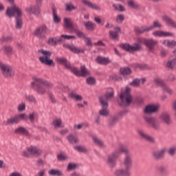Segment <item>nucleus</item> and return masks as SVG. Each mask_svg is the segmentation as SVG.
<instances>
[{"mask_svg":"<svg viewBox=\"0 0 176 176\" xmlns=\"http://www.w3.org/2000/svg\"><path fill=\"white\" fill-rule=\"evenodd\" d=\"M71 72L78 77L82 76V78H85V76L90 75V72L87 71L85 65L80 67V70L78 67H73L71 69Z\"/></svg>","mask_w":176,"mask_h":176,"instance_id":"obj_8","label":"nucleus"},{"mask_svg":"<svg viewBox=\"0 0 176 176\" xmlns=\"http://www.w3.org/2000/svg\"><path fill=\"white\" fill-rule=\"evenodd\" d=\"M153 35L154 36L166 37V36H174V33H171L170 32H164L162 30H156L153 32Z\"/></svg>","mask_w":176,"mask_h":176,"instance_id":"obj_23","label":"nucleus"},{"mask_svg":"<svg viewBox=\"0 0 176 176\" xmlns=\"http://www.w3.org/2000/svg\"><path fill=\"white\" fill-rule=\"evenodd\" d=\"M49 175H52V176H63L64 174L63 173V171L60 170H56V169H51L48 171Z\"/></svg>","mask_w":176,"mask_h":176,"instance_id":"obj_34","label":"nucleus"},{"mask_svg":"<svg viewBox=\"0 0 176 176\" xmlns=\"http://www.w3.org/2000/svg\"><path fill=\"white\" fill-rule=\"evenodd\" d=\"M1 52L4 53V54H6L7 56H9V54H12L13 52V48L10 45H4L1 49Z\"/></svg>","mask_w":176,"mask_h":176,"instance_id":"obj_31","label":"nucleus"},{"mask_svg":"<svg viewBox=\"0 0 176 176\" xmlns=\"http://www.w3.org/2000/svg\"><path fill=\"white\" fill-rule=\"evenodd\" d=\"M109 35L110 36H111L112 39H114L115 41H117L119 39V34L118 32L110 31Z\"/></svg>","mask_w":176,"mask_h":176,"instance_id":"obj_52","label":"nucleus"},{"mask_svg":"<svg viewBox=\"0 0 176 176\" xmlns=\"http://www.w3.org/2000/svg\"><path fill=\"white\" fill-rule=\"evenodd\" d=\"M52 124H53L54 129H58L60 127H63V126L61 125V124H63V121L61 120V119H55L52 122Z\"/></svg>","mask_w":176,"mask_h":176,"instance_id":"obj_42","label":"nucleus"},{"mask_svg":"<svg viewBox=\"0 0 176 176\" xmlns=\"http://www.w3.org/2000/svg\"><path fill=\"white\" fill-rule=\"evenodd\" d=\"M82 3L85 5V6H87V8H89V9H93L94 10H101V7L97 6L96 3H91L89 0H82Z\"/></svg>","mask_w":176,"mask_h":176,"instance_id":"obj_24","label":"nucleus"},{"mask_svg":"<svg viewBox=\"0 0 176 176\" xmlns=\"http://www.w3.org/2000/svg\"><path fill=\"white\" fill-rule=\"evenodd\" d=\"M76 34H77L78 38H84V39H85V38H86V34L85 33H83V32H82L80 30L77 32L76 33Z\"/></svg>","mask_w":176,"mask_h":176,"instance_id":"obj_62","label":"nucleus"},{"mask_svg":"<svg viewBox=\"0 0 176 176\" xmlns=\"http://www.w3.org/2000/svg\"><path fill=\"white\" fill-rule=\"evenodd\" d=\"M60 38H64V39L69 40V39H76V36H69V35L62 34V35L60 36Z\"/></svg>","mask_w":176,"mask_h":176,"instance_id":"obj_60","label":"nucleus"},{"mask_svg":"<svg viewBox=\"0 0 176 176\" xmlns=\"http://www.w3.org/2000/svg\"><path fill=\"white\" fill-rule=\"evenodd\" d=\"M120 155L124 154L122 164L124 168H117L113 172V176H131L133 168V155L126 148H120Z\"/></svg>","mask_w":176,"mask_h":176,"instance_id":"obj_1","label":"nucleus"},{"mask_svg":"<svg viewBox=\"0 0 176 176\" xmlns=\"http://www.w3.org/2000/svg\"><path fill=\"white\" fill-rule=\"evenodd\" d=\"M160 119L165 122L167 126L173 124V120H171V116L168 113H162L160 116Z\"/></svg>","mask_w":176,"mask_h":176,"instance_id":"obj_22","label":"nucleus"},{"mask_svg":"<svg viewBox=\"0 0 176 176\" xmlns=\"http://www.w3.org/2000/svg\"><path fill=\"white\" fill-rule=\"evenodd\" d=\"M120 157V148L116 150L107 156V164L109 168H115L118 158Z\"/></svg>","mask_w":176,"mask_h":176,"instance_id":"obj_6","label":"nucleus"},{"mask_svg":"<svg viewBox=\"0 0 176 176\" xmlns=\"http://www.w3.org/2000/svg\"><path fill=\"white\" fill-rule=\"evenodd\" d=\"M46 32H47V27L43 25L35 29L33 35L38 39H46Z\"/></svg>","mask_w":176,"mask_h":176,"instance_id":"obj_9","label":"nucleus"},{"mask_svg":"<svg viewBox=\"0 0 176 176\" xmlns=\"http://www.w3.org/2000/svg\"><path fill=\"white\" fill-rule=\"evenodd\" d=\"M167 68H176V58H175L173 60H169L166 63Z\"/></svg>","mask_w":176,"mask_h":176,"instance_id":"obj_46","label":"nucleus"},{"mask_svg":"<svg viewBox=\"0 0 176 176\" xmlns=\"http://www.w3.org/2000/svg\"><path fill=\"white\" fill-rule=\"evenodd\" d=\"M59 89H61L62 91H69V87L64 85H59Z\"/></svg>","mask_w":176,"mask_h":176,"instance_id":"obj_59","label":"nucleus"},{"mask_svg":"<svg viewBox=\"0 0 176 176\" xmlns=\"http://www.w3.org/2000/svg\"><path fill=\"white\" fill-rule=\"evenodd\" d=\"M156 171L162 176L167 175V166L166 165H159L156 168Z\"/></svg>","mask_w":176,"mask_h":176,"instance_id":"obj_27","label":"nucleus"},{"mask_svg":"<svg viewBox=\"0 0 176 176\" xmlns=\"http://www.w3.org/2000/svg\"><path fill=\"white\" fill-rule=\"evenodd\" d=\"M66 6V10L67 12H71L72 10H76V7L74 6V5L71 3H67L65 4Z\"/></svg>","mask_w":176,"mask_h":176,"instance_id":"obj_56","label":"nucleus"},{"mask_svg":"<svg viewBox=\"0 0 176 176\" xmlns=\"http://www.w3.org/2000/svg\"><path fill=\"white\" fill-rule=\"evenodd\" d=\"M149 28H144V27L142 28H135L134 31L137 35H141V34H144V32H149L150 30Z\"/></svg>","mask_w":176,"mask_h":176,"instance_id":"obj_32","label":"nucleus"},{"mask_svg":"<svg viewBox=\"0 0 176 176\" xmlns=\"http://www.w3.org/2000/svg\"><path fill=\"white\" fill-rule=\"evenodd\" d=\"M119 120H120L119 116H115L111 117L109 120V126L110 127H113V126H115L116 123L119 122Z\"/></svg>","mask_w":176,"mask_h":176,"instance_id":"obj_35","label":"nucleus"},{"mask_svg":"<svg viewBox=\"0 0 176 176\" xmlns=\"http://www.w3.org/2000/svg\"><path fill=\"white\" fill-rule=\"evenodd\" d=\"M140 83H141V80L135 78L129 83V85L130 86H133V87H140Z\"/></svg>","mask_w":176,"mask_h":176,"instance_id":"obj_47","label":"nucleus"},{"mask_svg":"<svg viewBox=\"0 0 176 176\" xmlns=\"http://www.w3.org/2000/svg\"><path fill=\"white\" fill-rule=\"evenodd\" d=\"M13 37L12 36H3L0 38V42H12Z\"/></svg>","mask_w":176,"mask_h":176,"instance_id":"obj_49","label":"nucleus"},{"mask_svg":"<svg viewBox=\"0 0 176 176\" xmlns=\"http://www.w3.org/2000/svg\"><path fill=\"white\" fill-rule=\"evenodd\" d=\"M166 80L167 82H174V80H175V76H174V74H169Z\"/></svg>","mask_w":176,"mask_h":176,"instance_id":"obj_61","label":"nucleus"},{"mask_svg":"<svg viewBox=\"0 0 176 176\" xmlns=\"http://www.w3.org/2000/svg\"><path fill=\"white\" fill-rule=\"evenodd\" d=\"M99 102L102 105V109L99 111V115L100 116H108L109 115V111H108V102L104 96H100L99 98Z\"/></svg>","mask_w":176,"mask_h":176,"instance_id":"obj_11","label":"nucleus"},{"mask_svg":"<svg viewBox=\"0 0 176 176\" xmlns=\"http://www.w3.org/2000/svg\"><path fill=\"white\" fill-rule=\"evenodd\" d=\"M175 152H176L175 147H172L169 148V150L168 151V153H169L170 156H174V155H175Z\"/></svg>","mask_w":176,"mask_h":176,"instance_id":"obj_63","label":"nucleus"},{"mask_svg":"<svg viewBox=\"0 0 176 176\" xmlns=\"http://www.w3.org/2000/svg\"><path fill=\"white\" fill-rule=\"evenodd\" d=\"M57 159L59 162H66L68 160V155L60 153L57 155Z\"/></svg>","mask_w":176,"mask_h":176,"instance_id":"obj_50","label":"nucleus"},{"mask_svg":"<svg viewBox=\"0 0 176 176\" xmlns=\"http://www.w3.org/2000/svg\"><path fill=\"white\" fill-rule=\"evenodd\" d=\"M92 140H93L95 145L100 146V148H102L104 146V142H102L98 138L94 136V137H92Z\"/></svg>","mask_w":176,"mask_h":176,"instance_id":"obj_40","label":"nucleus"},{"mask_svg":"<svg viewBox=\"0 0 176 176\" xmlns=\"http://www.w3.org/2000/svg\"><path fill=\"white\" fill-rule=\"evenodd\" d=\"M114 94H115V92L113 91V89H111V91L107 92L104 94V96L103 97V98H104V100H106V101L108 102V100H109L110 98H113Z\"/></svg>","mask_w":176,"mask_h":176,"instance_id":"obj_45","label":"nucleus"},{"mask_svg":"<svg viewBox=\"0 0 176 176\" xmlns=\"http://www.w3.org/2000/svg\"><path fill=\"white\" fill-rule=\"evenodd\" d=\"M121 75L125 76L126 75H131V69L129 67H121L120 69Z\"/></svg>","mask_w":176,"mask_h":176,"instance_id":"obj_39","label":"nucleus"},{"mask_svg":"<svg viewBox=\"0 0 176 176\" xmlns=\"http://www.w3.org/2000/svg\"><path fill=\"white\" fill-rule=\"evenodd\" d=\"M6 14L8 17L12 18L15 16V28L16 30H21L23 28V14L21 12V9L17 6H14L11 8H8L6 10Z\"/></svg>","mask_w":176,"mask_h":176,"instance_id":"obj_3","label":"nucleus"},{"mask_svg":"<svg viewBox=\"0 0 176 176\" xmlns=\"http://www.w3.org/2000/svg\"><path fill=\"white\" fill-rule=\"evenodd\" d=\"M96 63L100 65H108V64L111 63V60L109 58L98 56L96 58Z\"/></svg>","mask_w":176,"mask_h":176,"instance_id":"obj_25","label":"nucleus"},{"mask_svg":"<svg viewBox=\"0 0 176 176\" xmlns=\"http://www.w3.org/2000/svg\"><path fill=\"white\" fill-rule=\"evenodd\" d=\"M163 45L167 46L168 47H170L173 49L175 46H176L175 41H170V40H164L162 41Z\"/></svg>","mask_w":176,"mask_h":176,"instance_id":"obj_37","label":"nucleus"},{"mask_svg":"<svg viewBox=\"0 0 176 176\" xmlns=\"http://www.w3.org/2000/svg\"><path fill=\"white\" fill-rule=\"evenodd\" d=\"M25 100L29 101L30 102H34V104H36V100H35V97L32 95H25Z\"/></svg>","mask_w":176,"mask_h":176,"instance_id":"obj_51","label":"nucleus"},{"mask_svg":"<svg viewBox=\"0 0 176 176\" xmlns=\"http://www.w3.org/2000/svg\"><path fill=\"white\" fill-rule=\"evenodd\" d=\"M19 112H23V111H25V103L22 102L18 106Z\"/></svg>","mask_w":176,"mask_h":176,"instance_id":"obj_58","label":"nucleus"},{"mask_svg":"<svg viewBox=\"0 0 176 176\" xmlns=\"http://www.w3.org/2000/svg\"><path fill=\"white\" fill-rule=\"evenodd\" d=\"M67 140L69 141V144H78L79 143V139L72 134H69L67 136Z\"/></svg>","mask_w":176,"mask_h":176,"instance_id":"obj_36","label":"nucleus"},{"mask_svg":"<svg viewBox=\"0 0 176 176\" xmlns=\"http://www.w3.org/2000/svg\"><path fill=\"white\" fill-rule=\"evenodd\" d=\"M18 123H19V117H17V116L16 115L13 117H11L7 119L6 122V126H9L12 124H18Z\"/></svg>","mask_w":176,"mask_h":176,"instance_id":"obj_28","label":"nucleus"},{"mask_svg":"<svg viewBox=\"0 0 176 176\" xmlns=\"http://www.w3.org/2000/svg\"><path fill=\"white\" fill-rule=\"evenodd\" d=\"M69 97L72 100H76V101H82V100H83V97H82V96L74 92L69 94Z\"/></svg>","mask_w":176,"mask_h":176,"instance_id":"obj_38","label":"nucleus"},{"mask_svg":"<svg viewBox=\"0 0 176 176\" xmlns=\"http://www.w3.org/2000/svg\"><path fill=\"white\" fill-rule=\"evenodd\" d=\"M64 25H65V28H67V30H69V28H71V27H72V25H73L71 19L65 18L64 19Z\"/></svg>","mask_w":176,"mask_h":176,"instance_id":"obj_43","label":"nucleus"},{"mask_svg":"<svg viewBox=\"0 0 176 176\" xmlns=\"http://www.w3.org/2000/svg\"><path fill=\"white\" fill-rule=\"evenodd\" d=\"M86 82L87 85H90L91 86H93V85H96V79L93 77L87 78Z\"/></svg>","mask_w":176,"mask_h":176,"instance_id":"obj_55","label":"nucleus"},{"mask_svg":"<svg viewBox=\"0 0 176 176\" xmlns=\"http://www.w3.org/2000/svg\"><path fill=\"white\" fill-rule=\"evenodd\" d=\"M144 120L146 123H148L154 130H159V129H160V122H159L157 119L153 117H144Z\"/></svg>","mask_w":176,"mask_h":176,"instance_id":"obj_13","label":"nucleus"},{"mask_svg":"<svg viewBox=\"0 0 176 176\" xmlns=\"http://www.w3.org/2000/svg\"><path fill=\"white\" fill-rule=\"evenodd\" d=\"M38 53L42 54V56L38 58L41 64L48 65V67H55L56 63H54L53 59H50V57L52 56V52L45 50H39Z\"/></svg>","mask_w":176,"mask_h":176,"instance_id":"obj_5","label":"nucleus"},{"mask_svg":"<svg viewBox=\"0 0 176 176\" xmlns=\"http://www.w3.org/2000/svg\"><path fill=\"white\" fill-rule=\"evenodd\" d=\"M53 84L49 81L41 78H34L33 82H31V87L38 94H46V89H52Z\"/></svg>","mask_w":176,"mask_h":176,"instance_id":"obj_2","label":"nucleus"},{"mask_svg":"<svg viewBox=\"0 0 176 176\" xmlns=\"http://www.w3.org/2000/svg\"><path fill=\"white\" fill-rule=\"evenodd\" d=\"M120 47L129 53H134V52L141 50V45L140 43H135V46L131 45L129 43H122L120 45Z\"/></svg>","mask_w":176,"mask_h":176,"instance_id":"obj_10","label":"nucleus"},{"mask_svg":"<svg viewBox=\"0 0 176 176\" xmlns=\"http://www.w3.org/2000/svg\"><path fill=\"white\" fill-rule=\"evenodd\" d=\"M14 133L16 134H23V135H27L28 137H29L30 135V133L28 132V131L23 126L19 127L15 129Z\"/></svg>","mask_w":176,"mask_h":176,"instance_id":"obj_30","label":"nucleus"},{"mask_svg":"<svg viewBox=\"0 0 176 176\" xmlns=\"http://www.w3.org/2000/svg\"><path fill=\"white\" fill-rule=\"evenodd\" d=\"M52 10L54 23H55V24H58V23L61 22V18L57 16V9H56V7L53 6Z\"/></svg>","mask_w":176,"mask_h":176,"instance_id":"obj_29","label":"nucleus"},{"mask_svg":"<svg viewBox=\"0 0 176 176\" xmlns=\"http://www.w3.org/2000/svg\"><path fill=\"white\" fill-rule=\"evenodd\" d=\"M74 149L76 151H78V152H82V153H87V152H89V150H87V148L82 146H74Z\"/></svg>","mask_w":176,"mask_h":176,"instance_id":"obj_48","label":"nucleus"},{"mask_svg":"<svg viewBox=\"0 0 176 176\" xmlns=\"http://www.w3.org/2000/svg\"><path fill=\"white\" fill-rule=\"evenodd\" d=\"M47 44L50 46H57V41L53 38H50L47 41Z\"/></svg>","mask_w":176,"mask_h":176,"instance_id":"obj_57","label":"nucleus"},{"mask_svg":"<svg viewBox=\"0 0 176 176\" xmlns=\"http://www.w3.org/2000/svg\"><path fill=\"white\" fill-rule=\"evenodd\" d=\"M128 6L132 9H140V4L135 3L133 0L128 1Z\"/></svg>","mask_w":176,"mask_h":176,"instance_id":"obj_44","label":"nucleus"},{"mask_svg":"<svg viewBox=\"0 0 176 176\" xmlns=\"http://www.w3.org/2000/svg\"><path fill=\"white\" fill-rule=\"evenodd\" d=\"M144 112L147 115H153V113H157V112H159V106L155 104H148L145 107Z\"/></svg>","mask_w":176,"mask_h":176,"instance_id":"obj_16","label":"nucleus"},{"mask_svg":"<svg viewBox=\"0 0 176 176\" xmlns=\"http://www.w3.org/2000/svg\"><path fill=\"white\" fill-rule=\"evenodd\" d=\"M162 21H164V23H166L168 27H171L172 28L176 30V22L171 17L167 15H164L162 16Z\"/></svg>","mask_w":176,"mask_h":176,"instance_id":"obj_21","label":"nucleus"},{"mask_svg":"<svg viewBox=\"0 0 176 176\" xmlns=\"http://www.w3.org/2000/svg\"><path fill=\"white\" fill-rule=\"evenodd\" d=\"M70 29L72 30V31H73V32H75V34H76L79 31V28H78V25L76 24L72 25Z\"/></svg>","mask_w":176,"mask_h":176,"instance_id":"obj_64","label":"nucleus"},{"mask_svg":"<svg viewBox=\"0 0 176 176\" xmlns=\"http://www.w3.org/2000/svg\"><path fill=\"white\" fill-rule=\"evenodd\" d=\"M41 155H42V150L35 146L28 147L27 150L23 152V156L24 157H31V156L39 157Z\"/></svg>","mask_w":176,"mask_h":176,"instance_id":"obj_7","label":"nucleus"},{"mask_svg":"<svg viewBox=\"0 0 176 176\" xmlns=\"http://www.w3.org/2000/svg\"><path fill=\"white\" fill-rule=\"evenodd\" d=\"M16 117L18 118V121L20 122V120H27L28 119V116L25 113H21L16 115Z\"/></svg>","mask_w":176,"mask_h":176,"instance_id":"obj_54","label":"nucleus"},{"mask_svg":"<svg viewBox=\"0 0 176 176\" xmlns=\"http://www.w3.org/2000/svg\"><path fill=\"white\" fill-rule=\"evenodd\" d=\"M25 12L29 14H34V16H39L41 14V9L38 6H30L25 8Z\"/></svg>","mask_w":176,"mask_h":176,"instance_id":"obj_17","label":"nucleus"},{"mask_svg":"<svg viewBox=\"0 0 176 176\" xmlns=\"http://www.w3.org/2000/svg\"><path fill=\"white\" fill-rule=\"evenodd\" d=\"M138 133L140 137H142V138H143V140H145L148 142H150V144H155L156 142V140H155V138L145 133L142 131L139 130V131H138Z\"/></svg>","mask_w":176,"mask_h":176,"instance_id":"obj_20","label":"nucleus"},{"mask_svg":"<svg viewBox=\"0 0 176 176\" xmlns=\"http://www.w3.org/2000/svg\"><path fill=\"white\" fill-rule=\"evenodd\" d=\"M1 71L3 76L4 78H12V76H14V70L10 67V65H4L1 67Z\"/></svg>","mask_w":176,"mask_h":176,"instance_id":"obj_12","label":"nucleus"},{"mask_svg":"<svg viewBox=\"0 0 176 176\" xmlns=\"http://www.w3.org/2000/svg\"><path fill=\"white\" fill-rule=\"evenodd\" d=\"M131 88L126 87L125 91L120 95V107H127L133 102V96L131 95Z\"/></svg>","mask_w":176,"mask_h":176,"instance_id":"obj_4","label":"nucleus"},{"mask_svg":"<svg viewBox=\"0 0 176 176\" xmlns=\"http://www.w3.org/2000/svg\"><path fill=\"white\" fill-rule=\"evenodd\" d=\"M154 83L155 85H157V86H160V87H162L163 90L164 91H166L168 94H173V89H170L166 83H164V81L159 78H154Z\"/></svg>","mask_w":176,"mask_h":176,"instance_id":"obj_14","label":"nucleus"},{"mask_svg":"<svg viewBox=\"0 0 176 176\" xmlns=\"http://www.w3.org/2000/svg\"><path fill=\"white\" fill-rule=\"evenodd\" d=\"M63 47L65 49H68V50H70V52H72V53H75L76 54H79L80 53H85L84 49H80L79 47H75L74 44L69 45V44H63Z\"/></svg>","mask_w":176,"mask_h":176,"instance_id":"obj_19","label":"nucleus"},{"mask_svg":"<svg viewBox=\"0 0 176 176\" xmlns=\"http://www.w3.org/2000/svg\"><path fill=\"white\" fill-rule=\"evenodd\" d=\"M163 25L159 22V21H155L153 22V25L148 27V30L152 31V30H155V28H162Z\"/></svg>","mask_w":176,"mask_h":176,"instance_id":"obj_41","label":"nucleus"},{"mask_svg":"<svg viewBox=\"0 0 176 176\" xmlns=\"http://www.w3.org/2000/svg\"><path fill=\"white\" fill-rule=\"evenodd\" d=\"M56 61L57 63H58V64H63L65 67V68H67V69H69L71 71V69L73 68L71 66V63H68L67 58H56Z\"/></svg>","mask_w":176,"mask_h":176,"instance_id":"obj_26","label":"nucleus"},{"mask_svg":"<svg viewBox=\"0 0 176 176\" xmlns=\"http://www.w3.org/2000/svg\"><path fill=\"white\" fill-rule=\"evenodd\" d=\"M78 165L76 164L69 163L67 166V171H72V170H76Z\"/></svg>","mask_w":176,"mask_h":176,"instance_id":"obj_53","label":"nucleus"},{"mask_svg":"<svg viewBox=\"0 0 176 176\" xmlns=\"http://www.w3.org/2000/svg\"><path fill=\"white\" fill-rule=\"evenodd\" d=\"M152 156L154 160H162V159H164V156H166V148L153 151L152 153Z\"/></svg>","mask_w":176,"mask_h":176,"instance_id":"obj_15","label":"nucleus"},{"mask_svg":"<svg viewBox=\"0 0 176 176\" xmlns=\"http://www.w3.org/2000/svg\"><path fill=\"white\" fill-rule=\"evenodd\" d=\"M84 25L89 31H94V30H96V27H97L94 23L90 21L84 23Z\"/></svg>","mask_w":176,"mask_h":176,"instance_id":"obj_33","label":"nucleus"},{"mask_svg":"<svg viewBox=\"0 0 176 176\" xmlns=\"http://www.w3.org/2000/svg\"><path fill=\"white\" fill-rule=\"evenodd\" d=\"M144 43L150 52H155V46L157 45V41H155L153 38H148V39H144Z\"/></svg>","mask_w":176,"mask_h":176,"instance_id":"obj_18","label":"nucleus"}]
</instances>
